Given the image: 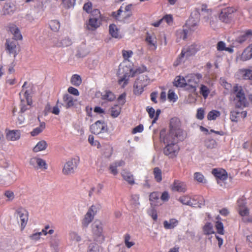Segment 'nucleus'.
I'll return each instance as SVG.
<instances>
[{
  "instance_id": "obj_1",
  "label": "nucleus",
  "mask_w": 252,
  "mask_h": 252,
  "mask_svg": "<svg viewBox=\"0 0 252 252\" xmlns=\"http://www.w3.org/2000/svg\"><path fill=\"white\" fill-rule=\"evenodd\" d=\"M181 122L179 119L174 117L171 119L168 132L163 138L164 144H167L163 149V153L170 158L176 157L180 148L177 143L184 141L187 137L186 131L181 128Z\"/></svg>"
},
{
  "instance_id": "obj_2",
  "label": "nucleus",
  "mask_w": 252,
  "mask_h": 252,
  "mask_svg": "<svg viewBox=\"0 0 252 252\" xmlns=\"http://www.w3.org/2000/svg\"><path fill=\"white\" fill-rule=\"evenodd\" d=\"M27 84V82H24L22 86V90L19 93L21 99L20 104V111L19 112L20 114H22L27 110L30 109L32 104V96L30 95V94L28 90H25V88H26Z\"/></svg>"
},
{
  "instance_id": "obj_3",
  "label": "nucleus",
  "mask_w": 252,
  "mask_h": 252,
  "mask_svg": "<svg viewBox=\"0 0 252 252\" xmlns=\"http://www.w3.org/2000/svg\"><path fill=\"white\" fill-rule=\"evenodd\" d=\"M202 78V75L199 73H192L186 76L185 89L189 92H195Z\"/></svg>"
},
{
  "instance_id": "obj_4",
  "label": "nucleus",
  "mask_w": 252,
  "mask_h": 252,
  "mask_svg": "<svg viewBox=\"0 0 252 252\" xmlns=\"http://www.w3.org/2000/svg\"><path fill=\"white\" fill-rule=\"evenodd\" d=\"M233 93L235 95L234 101L235 106L237 108L246 107L247 103L245 93L241 86L237 85L233 88Z\"/></svg>"
},
{
  "instance_id": "obj_5",
  "label": "nucleus",
  "mask_w": 252,
  "mask_h": 252,
  "mask_svg": "<svg viewBox=\"0 0 252 252\" xmlns=\"http://www.w3.org/2000/svg\"><path fill=\"white\" fill-rule=\"evenodd\" d=\"M131 71L132 69L126 66L120 65L117 73L119 77L118 82L122 88H125L128 84Z\"/></svg>"
},
{
  "instance_id": "obj_6",
  "label": "nucleus",
  "mask_w": 252,
  "mask_h": 252,
  "mask_svg": "<svg viewBox=\"0 0 252 252\" xmlns=\"http://www.w3.org/2000/svg\"><path fill=\"white\" fill-rule=\"evenodd\" d=\"M92 233L94 240L98 243H102L104 241L103 234L102 224L99 220H95L92 224Z\"/></svg>"
},
{
  "instance_id": "obj_7",
  "label": "nucleus",
  "mask_w": 252,
  "mask_h": 252,
  "mask_svg": "<svg viewBox=\"0 0 252 252\" xmlns=\"http://www.w3.org/2000/svg\"><path fill=\"white\" fill-rule=\"evenodd\" d=\"M100 12L99 10L95 9L92 11L87 28L88 30L94 31L98 28L101 24Z\"/></svg>"
},
{
  "instance_id": "obj_8",
  "label": "nucleus",
  "mask_w": 252,
  "mask_h": 252,
  "mask_svg": "<svg viewBox=\"0 0 252 252\" xmlns=\"http://www.w3.org/2000/svg\"><path fill=\"white\" fill-rule=\"evenodd\" d=\"M238 7L229 6L223 8L219 15L220 20L225 23H229L232 19V14L238 11Z\"/></svg>"
},
{
  "instance_id": "obj_9",
  "label": "nucleus",
  "mask_w": 252,
  "mask_h": 252,
  "mask_svg": "<svg viewBox=\"0 0 252 252\" xmlns=\"http://www.w3.org/2000/svg\"><path fill=\"white\" fill-rule=\"evenodd\" d=\"M186 26L188 28L189 30L184 29L177 31V35L183 40H186L187 38L189 31L193 32L196 29L197 23L193 18H189L186 24Z\"/></svg>"
},
{
  "instance_id": "obj_10",
  "label": "nucleus",
  "mask_w": 252,
  "mask_h": 252,
  "mask_svg": "<svg viewBox=\"0 0 252 252\" xmlns=\"http://www.w3.org/2000/svg\"><path fill=\"white\" fill-rule=\"evenodd\" d=\"M79 162V158H71L66 162L63 168V173L65 175H69L74 173Z\"/></svg>"
},
{
  "instance_id": "obj_11",
  "label": "nucleus",
  "mask_w": 252,
  "mask_h": 252,
  "mask_svg": "<svg viewBox=\"0 0 252 252\" xmlns=\"http://www.w3.org/2000/svg\"><path fill=\"white\" fill-rule=\"evenodd\" d=\"M200 198H201V197L198 196H194L191 198L189 196L187 195L181 196L179 198L178 200L183 204L196 207H200V205L201 204L197 201Z\"/></svg>"
},
{
  "instance_id": "obj_12",
  "label": "nucleus",
  "mask_w": 252,
  "mask_h": 252,
  "mask_svg": "<svg viewBox=\"0 0 252 252\" xmlns=\"http://www.w3.org/2000/svg\"><path fill=\"white\" fill-rule=\"evenodd\" d=\"M5 45L6 51L9 54L13 55L14 57L15 58L18 54V51H17L18 42L13 38H9L6 39Z\"/></svg>"
},
{
  "instance_id": "obj_13",
  "label": "nucleus",
  "mask_w": 252,
  "mask_h": 252,
  "mask_svg": "<svg viewBox=\"0 0 252 252\" xmlns=\"http://www.w3.org/2000/svg\"><path fill=\"white\" fill-rule=\"evenodd\" d=\"M96 212V207L94 205L91 206L88 212L85 215L84 218L82 220V224L84 227H88V225L91 222Z\"/></svg>"
},
{
  "instance_id": "obj_14",
  "label": "nucleus",
  "mask_w": 252,
  "mask_h": 252,
  "mask_svg": "<svg viewBox=\"0 0 252 252\" xmlns=\"http://www.w3.org/2000/svg\"><path fill=\"white\" fill-rule=\"evenodd\" d=\"M144 77L142 76L137 79L133 85V94L136 95H140L144 91V88L146 86V84L143 83Z\"/></svg>"
},
{
  "instance_id": "obj_15",
  "label": "nucleus",
  "mask_w": 252,
  "mask_h": 252,
  "mask_svg": "<svg viewBox=\"0 0 252 252\" xmlns=\"http://www.w3.org/2000/svg\"><path fill=\"white\" fill-rule=\"evenodd\" d=\"M16 212L20 219L21 229L23 230L27 225L28 220V212L26 209L22 208H18Z\"/></svg>"
},
{
  "instance_id": "obj_16",
  "label": "nucleus",
  "mask_w": 252,
  "mask_h": 252,
  "mask_svg": "<svg viewBox=\"0 0 252 252\" xmlns=\"http://www.w3.org/2000/svg\"><path fill=\"white\" fill-rule=\"evenodd\" d=\"M63 103H61V104L67 109L75 107L77 102L76 99L74 98L71 95L67 94L63 95Z\"/></svg>"
},
{
  "instance_id": "obj_17",
  "label": "nucleus",
  "mask_w": 252,
  "mask_h": 252,
  "mask_svg": "<svg viewBox=\"0 0 252 252\" xmlns=\"http://www.w3.org/2000/svg\"><path fill=\"white\" fill-rule=\"evenodd\" d=\"M145 41L150 50L155 51L157 49V39L155 35H152L148 33L146 36Z\"/></svg>"
},
{
  "instance_id": "obj_18",
  "label": "nucleus",
  "mask_w": 252,
  "mask_h": 252,
  "mask_svg": "<svg viewBox=\"0 0 252 252\" xmlns=\"http://www.w3.org/2000/svg\"><path fill=\"white\" fill-rule=\"evenodd\" d=\"M171 189L172 191L185 192L187 190V187L184 182L175 180L171 186Z\"/></svg>"
},
{
  "instance_id": "obj_19",
  "label": "nucleus",
  "mask_w": 252,
  "mask_h": 252,
  "mask_svg": "<svg viewBox=\"0 0 252 252\" xmlns=\"http://www.w3.org/2000/svg\"><path fill=\"white\" fill-rule=\"evenodd\" d=\"M105 127L104 122L97 121L91 126L90 130L94 134H98L105 130Z\"/></svg>"
},
{
  "instance_id": "obj_20",
  "label": "nucleus",
  "mask_w": 252,
  "mask_h": 252,
  "mask_svg": "<svg viewBox=\"0 0 252 252\" xmlns=\"http://www.w3.org/2000/svg\"><path fill=\"white\" fill-rule=\"evenodd\" d=\"M212 173L218 180V184H219V180L225 181L228 177L227 172L221 168H214L212 170Z\"/></svg>"
},
{
  "instance_id": "obj_21",
  "label": "nucleus",
  "mask_w": 252,
  "mask_h": 252,
  "mask_svg": "<svg viewBox=\"0 0 252 252\" xmlns=\"http://www.w3.org/2000/svg\"><path fill=\"white\" fill-rule=\"evenodd\" d=\"M238 212L241 217H245L249 216L250 210L247 207L246 203L242 200L237 201Z\"/></svg>"
},
{
  "instance_id": "obj_22",
  "label": "nucleus",
  "mask_w": 252,
  "mask_h": 252,
  "mask_svg": "<svg viewBox=\"0 0 252 252\" xmlns=\"http://www.w3.org/2000/svg\"><path fill=\"white\" fill-rule=\"evenodd\" d=\"M197 49L196 46L195 45H191L188 47L187 48H184L180 55V59L184 58V57H189L194 54L197 52Z\"/></svg>"
},
{
  "instance_id": "obj_23",
  "label": "nucleus",
  "mask_w": 252,
  "mask_h": 252,
  "mask_svg": "<svg viewBox=\"0 0 252 252\" xmlns=\"http://www.w3.org/2000/svg\"><path fill=\"white\" fill-rule=\"evenodd\" d=\"M21 132L19 130H9L6 133V138L8 141H16L20 139Z\"/></svg>"
},
{
  "instance_id": "obj_24",
  "label": "nucleus",
  "mask_w": 252,
  "mask_h": 252,
  "mask_svg": "<svg viewBox=\"0 0 252 252\" xmlns=\"http://www.w3.org/2000/svg\"><path fill=\"white\" fill-rule=\"evenodd\" d=\"M8 29L11 33L14 35L15 40H22V35L18 28L14 24H10Z\"/></svg>"
},
{
  "instance_id": "obj_25",
  "label": "nucleus",
  "mask_w": 252,
  "mask_h": 252,
  "mask_svg": "<svg viewBox=\"0 0 252 252\" xmlns=\"http://www.w3.org/2000/svg\"><path fill=\"white\" fill-rule=\"evenodd\" d=\"M125 162L123 160L116 161L112 163L109 166V170L111 173L114 175H116L118 173L117 168L119 167L123 166L125 165Z\"/></svg>"
},
{
  "instance_id": "obj_26",
  "label": "nucleus",
  "mask_w": 252,
  "mask_h": 252,
  "mask_svg": "<svg viewBox=\"0 0 252 252\" xmlns=\"http://www.w3.org/2000/svg\"><path fill=\"white\" fill-rule=\"evenodd\" d=\"M121 175L128 184L133 185L135 184L133 176L131 172L124 170L121 173Z\"/></svg>"
},
{
  "instance_id": "obj_27",
  "label": "nucleus",
  "mask_w": 252,
  "mask_h": 252,
  "mask_svg": "<svg viewBox=\"0 0 252 252\" xmlns=\"http://www.w3.org/2000/svg\"><path fill=\"white\" fill-rule=\"evenodd\" d=\"M109 31L110 34L114 38H121L122 36L119 33V30L116 25L113 24H110L109 27Z\"/></svg>"
},
{
  "instance_id": "obj_28",
  "label": "nucleus",
  "mask_w": 252,
  "mask_h": 252,
  "mask_svg": "<svg viewBox=\"0 0 252 252\" xmlns=\"http://www.w3.org/2000/svg\"><path fill=\"white\" fill-rule=\"evenodd\" d=\"M179 221L176 219H171L163 221V226L166 229H171L174 228L178 224Z\"/></svg>"
},
{
  "instance_id": "obj_29",
  "label": "nucleus",
  "mask_w": 252,
  "mask_h": 252,
  "mask_svg": "<svg viewBox=\"0 0 252 252\" xmlns=\"http://www.w3.org/2000/svg\"><path fill=\"white\" fill-rule=\"evenodd\" d=\"M131 5H127L125 8V10H122V7L118 10V16L121 15L123 14L124 18H128L132 15L131 12Z\"/></svg>"
},
{
  "instance_id": "obj_30",
  "label": "nucleus",
  "mask_w": 252,
  "mask_h": 252,
  "mask_svg": "<svg viewBox=\"0 0 252 252\" xmlns=\"http://www.w3.org/2000/svg\"><path fill=\"white\" fill-rule=\"evenodd\" d=\"M252 58V52L250 47L246 48L240 56V60L246 61Z\"/></svg>"
},
{
  "instance_id": "obj_31",
  "label": "nucleus",
  "mask_w": 252,
  "mask_h": 252,
  "mask_svg": "<svg viewBox=\"0 0 252 252\" xmlns=\"http://www.w3.org/2000/svg\"><path fill=\"white\" fill-rule=\"evenodd\" d=\"M47 143L45 140L39 141L33 148V151L37 153L40 151L45 150L47 147Z\"/></svg>"
},
{
  "instance_id": "obj_32",
  "label": "nucleus",
  "mask_w": 252,
  "mask_h": 252,
  "mask_svg": "<svg viewBox=\"0 0 252 252\" xmlns=\"http://www.w3.org/2000/svg\"><path fill=\"white\" fill-rule=\"evenodd\" d=\"M150 201L152 205H159L158 202L159 200V194L158 192H153L150 195Z\"/></svg>"
},
{
  "instance_id": "obj_33",
  "label": "nucleus",
  "mask_w": 252,
  "mask_h": 252,
  "mask_svg": "<svg viewBox=\"0 0 252 252\" xmlns=\"http://www.w3.org/2000/svg\"><path fill=\"white\" fill-rule=\"evenodd\" d=\"M174 85L177 87H184L185 88L186 78L178 76L175 77L173 82Z\"/></svg>"
},
{
  "instance_id": "obj_34",
  "label": "nucleus",
  "mask_w": 252,
  "mask_h": 252,
  "mask_svg": "<svg viewBox=\"0 0 252 252\" xmlns=\"http://www.w3.org/2000/svg\"><path fill=\"white\" fill-rule=\"evenodd\" d=\"M240 73L244 79L251 80L252 70L249 69L243 68L239 70Z\"/></svg>"
},
{
  "instance_id": "obj_35",
  "label": "nucleus",
  "mask_w": 252,
  "mask_h": 252,
  "mask_svg": "<svg viewBox=\"0 0 252 252\" xmlns=\"http://www.w3.org/2000/svg\"><path fill=\"white\" fill-rule=\"evenodd\" d=\"M154 179L158 183H160L162 180V171L159 167H155L153 170Z\"/></svg>"
},
{
  "instance_id": "obj_36",
  "label": "nucleus",
  "mask_w": 252,
  "mask_h": 252,
  "mask_svg": "<svg viewBox=\"0 0 252 252\" xmlns=\"http://www.w3.org/2000/svg\"><path fill=\"white\" fill-rule=\"evenodd\" d=\"M204 234L209 235L215 233L213 225L210 222H207L203 228Z\"/></svg>"
},
{
  "instance_id": "obj_37",
  "label": "nucleus",
  "mask_w": 252,
  "mask_h": 252,
  "mask_svg": "<svg viewBox=\"0 0 252 252\" xmlns=\"http://www.w3.org/2000/svg\"><path fill=\"white\" fill-rule=\"evenodd\" d=\"M49 25L51 30L55 32H58L60 28V23L56 20H51Z\"/></svg>"
},
{
  "instance_id": "obj_38",
  "label": "nucleus",
  "mask_w": 252,
  "mask_h": 252,
  "mask_svg": "<svg viewBox=\"0 0 252 252\" xmlns=\"http://www.w3.org/2000/svg\"><path fill=\"white\" fill-rule=\"evenodd\" d=\"M71 83L76 87H78L82 83V79L80 75L78 74H74L70 79Z\"/></svg>"
},
{
  "instance_id": "obj_39",
  "label": "nucleus",
  "mask_w": 252,
  "mask_h": 252,
  "mask_svg": "<svg viewBox=\"0 0 252 252\" xmlns=\"http://www.w3.org/2000/svg\"><path fill=\"white\" fill-rule=\"evenodd\" d=\"M199 93L204 99H206L210 93V90L207 86L201 84L200 87Z\"/></svg>"
},
{
  "instance_id": "obj_40",
  "label": "nucleus",
  "mask_w": 252,
  "mask_h": 252,
  "mask_svg": "<svg viewBox=\"0 0 252 252\" xmlns=\"http://www.w3.org/2000/svg\"><path fill=\"white\" fill-rule=\"evenodd\" d=\"M45 128V123L44 122L41 123L39 126L37 127L31 131V134L32 136L37 135L41 133Z\"/></svg>"
},
{
  "instance_id": "obj_41",
  "label": "nucleus",
  "mask_w": 252,
  "mask_h": 252,
  "mask_svg": "<svg viewBox=\"0 0 252 252\" xmlns=\"http://www.w3.org/2000/svg\"><path fill=\"white\" fill-rule=\"evenodd\" d=\"M102 98L104 100L108 101H113L115 98L114 94L110 91H106L104 94H102Z\"/></svg>"
},
{
  "instance_id": "obj_42",
  "label": "nucleus",
  "mask_w": 252,
  "mask_h": 252,
  "mask_svg": "<svg viewBox=\"0 0 252 252\" xmlns=\"http://www.w3.org/2000/svg\"><path fill=\"white\" fill-rule=\"evenodd\" d=\"M121 111V107L118 105H115L111 108V116L114 118L117 117L120 115Z\"/></svg>"
},
{
  "instance_id": "obj_43",
  "label": "nucleus",
  "mask_w": 252,
  "mask_h": 252,
  "mask_svg": "<svg viewBox=\"0 0 252 252\" xmlns=\"http://www.w3.org/2000/svg\"><path fill=\"white\" fill-rule=\"evenodd\" d=\"M220 112L217 110H212L209 112L207 115L208 120H215L220 116Z\"/></svg>"
},
{
  "instance_id": "obj_44",
  "label": "nucleus",
  "mask_w": 252,
  "mask_h": 252,
  "mask_svg": "<svg viewBox=\"0 0 252 252\" xmlns=\"http://www.w3.org/2000/svg\"><path fill=\"white\" fill-rule=\"evenodd\" d=\"M47 164L44 159L39 158L38 160L36 169H40L41 170H46L47 169Z\"/></svg>"
},
{
  "instance_id": "obj_45",
  "label": "nucleus",
  "mask_w": 252,
  "mask_h": 252,
  "mask_svg": "<svg viewBox=\"0 0 252 252\" xmlns=\"http://www.w3.org/2000/svg\"><path fill=\"white\" fill-rule=\"evenodd\" d=\"M194 178L198 182L200 183H206V180L202 174L200 172H195L194 174Z\"/></svg>"
},
{
  "instance_id": "obj_46",
  "label": "nucleus",
  "mask_w": 252,
  "mask_h": 252,
  "mask_svg": "<svg viewBox=\"0 0 252 252\" xmlns=\"http://www.w3.org/2000/svg\"><path fill=\"white\" fill-rule=\"evenodd\" d=\"M215 227L219 234L221 235L224 234L223 225L221 222L219 221H216Z\"/></svg>"
},
{
  "instance_id": "obj_47",
  "label": "nucleus",
  "mask_w": 252,
  "mask_h": 252,
  "mask_svg": "<svg viewBox=\"0 0 252 252\" xmlns=\"http://www.w3.org/2000/svg\"><path fill=\"white\" fill-rule=\"evenodd\" d=\"M125 243L127 248H130L134 245L133 242H129L130 236L129 234H126L124 236Z\"/></svg>"
},
{
  "instance_id": "obj_48",
  "label": "nucleus",
  "mask_w": 252,
  "mask_h": 252,
  "mask_svg": "<svg viewBox=\"0 0 252 252\" xmlns=\"http://www.w3.org/2000/svg\"><path fill=\"white\" fill-rule=\"evenodd\" d=\"M240 117L238 111H233L230 112V119L232 122H237Z\"/></svg>"
},
{
  "instance_id": "obj_49",
  "label": "nucleus",
  "mask_w": 252,
  "mask_h": 252,
  "mask_svg": "<svg viewBox=\"0 0 252 252\" xmlns=\"http://www.w3.org/2000/svg\"><path fill=\"white\" fill-rule=\"evenodd\" d=\"M122 53L125 60H128V59L131 57L133 55V52L131 50H123Z\"/></svg>"
},
{
  "instance_id": "obj_50",
  "label": "nucleus",
  "mask_w": 252,
  "mask_h": 252,
  "mask_svg": "<svg viewBox=\"0 0 252 252\" xmlns=\"http://www.w3.org/2000/svg\"><path fill=\"white\" fill-rule=\"evenodd\" d=\"M4 195L8 201H12L15 198V194L13 191L11 190H7L5 191Z\"/></svg>"
},
{
  "instance_id": "obj_51",
  "label": "nucleus",
  "mask_w": 252,
  "mask_h": 252,
  "mask_svg": "<svg viewBox=\"0 0 252 252\" xmlns=\"http://www.w3.org/2000/svg\"><path fill=\"white\" fill-rule=\"evenodd\" d=\"M168 99L169 101L175 102L177 100V96L172 90H169L168 93Z\"/></svg>"
},
{
  "instance_id": "obj_52",
  "label": "nucleus",
  "mask_w": 252,
  "mask_h": 252,
  "mask_svg": "<svg viewBox=\"0 0 252 252\" xmlns=\"http://www.w3.org/2000/svg\"><path fill=\"white\" fill-rule=\"evenodd\" d=\"M92 3L90 1H89L87 3H85L83 6V10L85 11L87 13H89L92 11Z\"/></svg>"
},
{
  "instance_id": "obj_53",
  "label": "nucleus",
  "mask_w": 252,
  "mask_h": 252,
  "mask_svg": "<svg viewBox=\"0 0 252 252\" xmlns=\"http://www.w3.org/2000/svg\"><path fill=\"white\" fill-rule=\"evenodd\" d=\"M102 187H103V186L101 184H98L97 186V190H95V189L94 188H91V190H90L89 191V195L90 196H91L92 193L94 192H96L97 194H99L100 191H101V190L102 189Z\"/></svg>"
},
{
  "instance_id": "obj_54",
  "label": "nucleus",
  "mask_w": 252,
  "mask_h": 252,
  "mask_svg": "<svg viewBox=\"0 0 252 252\" xmlns=\"http://www.w3.org/2000/svg\"><path fill=\"white\" fill-rule=\"evenodd\" d=\"M42 235V232H36L33 233L29 236L31 240L33 241H38L40 239V237Z\"/></svg>"
},
{
  "instance_id": "obj_55",
  "label": "nucleus",
  "mask_w": 252,
  "mask_h": 252,
  "mask_svg": "<svg viewBox=\"0 0 252 252\" xmlns=\"http://www.w3.org/2000/svg\"><path fill=\"white\" fill-rule=\"evenodd\" d=\"M148 214L155 220L157 221L158 219V215L157 211L154 208H152L148 211Z\"/></svg>"
},
{
  "instance_id": "obj_56",
  "label": "nucleus",
  "mask_w": 252,
  "mask_h": 252,
  "mask_svg": "<svg viewBox=\"0 0 252 252\" xmlns=\"http://www.w3.org/2000/svg\"><path fill=\"white\" fill-rule=\"evenodd\" d=\"M204 117V110L202 108L198 109L196 114V118L200 120H202V119H203Z\"/></svg>"
},
{
  "instance_id": "obj_57",
  "label": "nucleus",
  "mask_w": 252,
  "mask_h": 252,
  "mask_svg": "<svg viewBox=\"0 0 252 252\" xmlns=\"http://www.w3.org/2000/svg\"><path fill=\"white\" fill-rule=\"evenodd\" d=\"M216 144V141L214 139H208L205 141V145L209 148L214 147Z\"/></svg>"
},
{
  "instance_id": "obj_58",
  "label": "nucleus",
  "mask_w": 252,
  "mask_h": 252,
  "mask_svg": "<svg viewBox=\"0 0 252 252\" xmlns=\"http://www.w3.org/2000/svg\"><path fill=\"white\" fill-rule=\"evenodd\" d=\"M89 143L93 146H97L98 148L100 146L99 142L97 141L94 142V137L93 135H90L88 138Z\"/></svg>"
},
{
  "instance_id": "obj_59",
  "label": "nucleus",
  "mask_w": 252,
  "mask_h": 252,
  "mask_svg": "<svg viewBox=\"0 0 252 252\" xmlns=\"http://www.w3.org/2000/svg\"><path fill=\"white\" fill-rule=\"evenodd\" d=\"M242 147L245 150H249L251 152H252V141H246L245 142Z\"/></svg>"
},
{
  "instance_id": "obj_60",
  "label": "nucleus",
  "mask_w": 252,
  "mask_h": 252,
  "mask_svg": "<svg viewBox=\"0 0 252 252\" xmlns=\"http://www.w3.org/2000/svg\"><path fill=\"white\" fill-rule=\"evenodd\" d=\"M126 94H121L118 98V102L120 105H124L126 103Z\"/></svg>"
},
{
  "instance_id": "obj_61",
  "label": "nucleus",
  "mask_w": 252,
  "mask_h": 252,
  "mask_svg": "<svg viewBox=\"0 0 252 252\" xmlns=\"http://www.w3.org/2000/svg\"><path fill=\"white\" fill-rule=\"evenodd\" d=\"M67 91L70 94L78 96L79 95L78 90L73 87H69L67 89Z\"/></svg>"
},
{
  "instance_id": "obj_62",
  "label": "nucleus",
  "mask_w": 252,
  "mask_h": 252,
  "mask_svg": "<svg viewBox=\"0 0 252 252\" xmlns=\"http://www.w3.org/2000/svg\"><path fill=\"white\" fill-rule=\"evenodd\" d=\"M163 21H165L168 25H170L173 23V19L171 15H166L161 19Z\"/></svg>"
},
{
  "instance_id": "obj_63",
  "label": "nucleus",
  "mask_w": 252,
  "mask_h": 252,
  "mask_svg": "<svg viewBox=\"0 0 252 252\" xmlns=\"http://www.w3.org/2000/svg\"><path fill=\"white\" fill-rule=\"evenodd\" d=\"M146 111H147L150 118L151 119H154L156 113L155 109L153 107H148L146 108Z\"/></svg>"
},
{
  "instance_id": "obj_64",
  "label": "nucleus",
  "mask_w": 252,
  "mask_h": 252,
  "mask_svg": "<svg viewBox=\"0 0 252 252\" xmlns=\"http://www.w3.org/2000/svg\"><path fill=\"white\" fill-rule=\"evenodd\" d=\"M143 126L142 125H139L132 129V133L133 134H135L138 132H141L143 131Z\"/></svg>"
}]
</instances>
